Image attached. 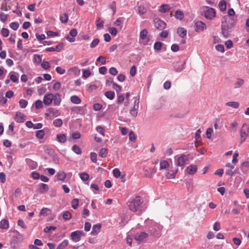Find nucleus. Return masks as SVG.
Here are the masks:
<instances>
[{"instance_id": "1", "label": "nucleus", "mask_w": 249, "mask_h": 249, "mask_svg": "<svg viewBox=\"0 0 249 249\" xmlns=\"http://www.w3.org/2000/svg\"><path fill=\"white\" fill-rule=\"evenodd\" d=\"M144 224L147 226L148 231L150 235L156 237H159L161 235V231L162 229V226L149 218L146 219L144 221Z\"/></svg>"}, {"instance_id": "2", "label": "nucleus", "mask_w": 249, "mask_h": 249, "mask_svg": "<svg viewBox=\"0 0 249 249\" xmlns=\"http://www.w3.org/2000/svg\"><path fill=\"white\" fill-rule=\"evenodd\" d=\"M142 200L140 196H136L127 203L128 208L133 212L141 211V208L142 203Z\"/></svg>"}, {"instance_id": "3", "label": "nucleus", "mask_w": 249, "mask_h": 249, "mask_svg": "<svg viewBox=\"0 0 249 249\" xmlns=\"http://www.w3.org/2000/svg\"><path fill=\"white\" fill-rule=\"evenodd\" d=\"M190 159L192 160L190 155L181 154L180 155H177L175 157V160L176 164L178 166L183 167L185 163Z\"/></svg>"}, {"instance_id": "4", "label": "nucleus", "mask_w": 249, "mask_h": 249, "mask_svg": "<svg viewBox=\"0 0 249 249\" xmlns=\"http://www.w3.org/2000/svg\"><path fill=\"white\" fill-rule=\"evenodd\" d=\"M231 22L229 24L226 25V21L225 22L222 21V34L225 37H228L229 36V30L236 23L235 19H231Z\"/></svg>"}, {"instance_id": "5", "label": "nucleus", "mask_w": 249, "mask_h": 249, "mask_svg": "<svg viewBox=\"0 0 249 249\" xmlns=\"http://www.w3.org/2000/svg\"><path fill=\"white\" fill-rule=\"evenodd\" d=\"M202 15L206 18L212 19L215 17L216 12L213 8L206 6L202 8Z\"/></svg>"}, {"instance_id": "6", "label": "nucleus", "mask_w": 249, "mask_h": 249, "mask_svg": "<svg viewBox=\"0 0 249 249\" xmlns=\"http://www.w3.org/2000/svg\"><path fill=\"white\" fill-rule=\"evenodd\" d=\"M249 135V125L244 124L240 130V143L243 142Z\"/></svg>"}, {"instance_id": "7", "label": "nucleus", "mask_w": 249, "mask_h": 249, "mask_svg": "<svg viewBox=\"0 0 249 249\" xmlns=\"http://www.w3.org/2000/svg\"><path fill=\"white\" fill-rule=\"evenodd\" d=\"M85 233L82 231H76L71 233V238L74 242H78L81 240L82 236L85 235Z\"/></svg>"}, {"instance_id": "8", "label": "nucleus", "mask_w": 249, "mask_h": 249, "mask_svg": "<svg viewBox=\"0 0 249 249\" xmlns=\"http://www.w3.org/2000/svg\"><path fill=\"white\" fill-rule=\"evenodd\" d=\"M148 32L145 29L142 30L140 34V42L143 45H146L149 41V38L147 36Z\"/></svg>"}, {"instance_id": "9", "label": "nucleus", "mask_w": 249, "mask_h": 249, "mask_svg": "<svg viewBox=\"0 0 249 249\" xmlns=\"http://www.w3.org/2000/svg\"><path fill=\"white\" fill-rule=\"evenodd\" d=\"M149 234L145 231H142L140 233H137L134 236V239L139 243L144 242L148 237Z\"/></svg>"}, {"instance_id": "10", "label": "nucleus", "mask_w": 249, "mask_h": 249, "mask_svg": "<svg viewBox=\"0 0 249 249\" xmlns=\"http://www.w3.org/2000/svg\"><path fill=\"white\" fill-rule=\"evenodd\" d=\"M134 99L133 107L129 111L131 115L133 117H136L137 115L139 104V99L135 97Z\"/></svg>"}, {"instance_id": "11", "label": "nucleus", "mask_w": 249, "mask_h": 249, "mask_svg": "<svg viewBox=\"0 0 249 249\" xmlns=\"http://www.w3.org/2000/svg\"><path fill=\"white\" fill-rule=\"evenodd\" d=\"M154 23L155 27L160 30L164 29L166 26L165 22L159 18H155Z\"/></svg>"}, {"instance_id": "12", "label": "nucleus", "mask_w": 249, "mask_h": 249, "mask_svg": "<svg viewBox=\"0 0 249 249\" xmlns=\"http://www.w3.org/2000/svg\"><path fill=\"white\" fill-rule=\"evenodd\" d=\"M45 115L47 117H56L60 115V113L58 109L51 107L48 109V112Z\"/></svg>"}, {"instance_id": "13", "label": "nucleus", "mask_w": 249, "mask_h": 249, "mask_svg": "<svg viewBox=\"0 0 249 249\" xmlns=\"http://www.w3.org/2000/svg\"><path fill=\"white\" fill-rule=\"evenodd\" d=\"M195 28L196 32H200L206 29L205 23L201 21H196L195 24Z\"/></svg>"}, {"instance_id": "14", "label": "nucleus", "mask_w": 249, "mask_h": 249, "mask_svg": "<svg viewBox=\"0 0 249 249\" xmlns=\"http://www.w3.org/2000/svg\"><path fill=\"white\" fill-rule=\"evenodd\" d=\"M197 170V166L195 164H190L186 169V172L191 175L195 174Z\"/></svg>"}, {"instance_id": "15", "label": "nucleus", "mask_w": 249, "mask_h": 249, "mask_svg": "<svg viewBox=\"0 0 249 249\" xmlns=\"http://www.w3.org/2000/svg\"><path fill=\"white\" fill-rule=\"evenodd\" d=\"M53 101V94L48 93L46 94L43 98V103L45 105H51Z\"/></svg>"}, {"instance_id": "16", "label": "nucleus", "mask_w": 249, "mask_h": 249, "mask_svg": "<svg viewBox=\"0 0 249 249\" xmlns=\"http://www.w3.org/2000/svg\"><path fill=\"white\" fill-rule=\"evenodd\" d=\"M25 116L22 113L18 111L16 112L15 120L18 123H23L25 120Z\"/></svg>"}, {"instance_id": "17", "label": "nucleus", "mask_w": 249, "mask_h": 249, "mask_svg": "<svg viewBox=\"0 0 249 249\" xmlns=\"http://www.w3.org/2000/svg\"><path fill=\"white\" fill-rule=\"evenodd\" d=\"M157 171V168L153 167L152 168L144 169V175L145 177L151 178L153 175L156 173Z\"/></svg>"}, {"instance_id": "18", "label": "nucleus", "mask_w": 249, "mask_h": 249, "mask_svg": "<svg viewBox=\"0 0 249 249\" xmlns=\"http://www.w3.org/2000/svg\"><path fill=\"white\" fill-rule=\"evenodd\" d=\"M101 228V224L94 225L92 227V231L91 232V235L93 236L96 235L100 231Z\"/></svg>"}, {"instance_id": "19", "label": "nucleus", "mask_w": 249, "mask_h": 249, "mask_svg": "<svg viewBox=\"0 0 249 249\" xmlns=\"http://www.w3.org/2000/svg\"><path fill=\"white\" fill-rule=\"evenodd\" d=\"M147 11V6L144 3L140 4L138 6V12L140 15H143Z\"/></svg>"}, {"instance_id": "20", "label": "nucleus", "mask_w": 249, "mask_h": 249, "mask_svg": "<svg viewBox=\"0 0 249 249\" xmlns=\"http://www.w3.org/2000/svg\"><path fill=\"white\" fill-rule=\"evenodd\" d=\"M53 101L55 106L60 105L61 102V95L59 93L53 95Z\"/></svg>"}, {"instance_id": "21", "label": "nucleus", "mask_w": 249, "mask_h": 249, "mask_svg": "<svg viewBox=\"0 0 249 249\" xmlns=\"http://www.w3.org/2000/svg\"><path fill=\"white\" fill-rule=\"evenodd\" d=\"M241 170L243 174H246L249 170V162L245 161L242 163L241 165Z\"/></svg>"}, {"instance_id": "22", "label": "nucleus", "mask_w": 249, "mask_h": 249, "mask_svg": "<svg viewBox=\"0 0 249 249\" xmlns=\"http://www.w3.org/2000/svg\"><path fill=\"white\" fill-rule=\"evenodd\" d=\"M39 191L40 193H44L49 190V186L44 183H40L39 185Z\"/></svg>"}, {"instance_id": "23", "label": "nucleus", "mask_w": 249, "mask_h": 249, "mask_svg": "<svg viewBox=\"0 0 249 249\" xmlns=\"http://www.w3.org/2000/svg\"><path fill=\"white\" fill-rule=\"evenodd\" d=\"M178 170L176 169L175 171L174 170H168L166 174V177L168 179L174 178L176 177V175L178 172Z\"/></svg>"}, {"instance_id": "24", "label": "nucleus", "mask_w": 249, "mask_h": 249, "mask_svg": "<svg viewBox=\"0 0 249 249\" xmlns=\"http://www.w3.org/2000/svg\"><path fill=\"white\" fill-rule=\"evenodd\" d=\"M225 105L227 107H231L233 108H238L239 107L240 104L238 102L231 101L228 102L225 104Z\"/></svg>"}, {"instance_id": "25", "label": "nucleus", "mask_w": 249, "mask_h": 249, "mask_svg": "<svg viewBox=\"0 0 249 249\" xmlns=\"http://www.w3.org/2000/svg\"><path fill=\"white\" fill-rule=\"evenodd\" d=\"M177 34L180 37L183 38L187 35V31L184 28L178 27L177 29Z\"/></svg>"}, {"instance_id": "26", "label": "nucleus", "mask_w": 249, "mask_h": 249, "mask_svg": "<svg viewBox=\"0 0 249 249\" xmlns=\"http://www.w3.org/2000/svg\"><path fill=\"white\" fill-rule=\"evenodd\" d=\"M9 228L8 220L5 219L1 220L0 222V229H8Z\"/></svg>"}, {"instance_id": "27", "label": "nucleus", "mask_w": 249, "mask_h": 249, "mask_svg": "<svg viewBox=\"0 0 249 249\" xmlns=\"http://www.w3.org/2000/svg\"><path fill=\"white\" fill-rule=\"evenodd\" d=\"M184 64L185 62H183V63H181L179 62L176 63L175 65V68L176 71L177 72H180L181 71H182L184 69Z\"/></svg>"}, {"instance_id": "28", "label": "nucleus", "mask_w": 249, "mask_h": 249, "mask_svg": "<svg viewBox=\"0 0 249 249\" xmlns=\"http://www.w3.org/2000/svg\"><path fill=\"white\" fill-rule=\"evenodd\" d=\"M169 164L168 162L166 160H162L160 162V170H162L166 169L168 167Z\"/></svg>"}, {"instance_id": "29", "label": "nucleus", "mask_w": 249, "mask_h": 249, "mask_svg": "<svg viewBox=\"0 0 249 249\" xmlns=\"http://www.w3.org/2000/svg\"><path fill=\"white\" fill-rule=\"evenodd\" d=\"M56 178L58 180L64 181L66 178V174L64 172L60 171L57 173Z\"/></svg>"}, {"instance_id": "30", "label": "nucleus", "mask_w": 249, "mask_h": 249, "mask_svg": "<svg viewBox=\"0 0 249 249\" xmlns=\"http://www.w3.org/2000/svg\"><path fill=\"white\" fill-rule=\"evenodd\" d=\"M218 6L221 11H225L227 8L226 1L224 0H220L219 2Z\"/></svg>"}, {"instance_id": "31", "label": "nucleus", "mask_w": 249, "mask_h": 249, "mask_svg": "<svg viewBox=\"0 0 249 249\" xmlns=\"http://www.w3.org/2000/svg\"><path fill=\"white\" fill-rule=\"evenodd\" d=\"M56 138L59 142L64 143L66 141V137L64 134H57Z\"/></svg>"}, {"instance_id": "32", "label": "nucleus", "mask_w": 249, "mask_h": 249, "mask_svg": "<svg viewBox=\"0 0 249 249\" xmlns=\"http://www.w3.org/2000/svg\"><path fill=\"white\" fill-rule=\"evenodd\" d=\"M51 213V210L47 208H43L41 210L39 215L42 216H47Z\"/></svg>"}, {"instance_id": "33", "label": "nucleus", "mask_w": 249, "mask_h": 249, "mask_svg": "<svg viewBox=\"0 0 249 249\" xmlns=\"http://www.w3.org/2000/svg\"><path fill=\"white\" fill-rule=\"evenodd\" d=\"M175 16L177 19L181 20L183 18L184 15L182 11L180 10H177L175 12Z\"/></svg>"}, {"instance_id": "34", "label": "nucleus", "mask_w": 249, "mask_h": 249, "mask_svg": "<svg viewBox=\"0 0 249 249\" xmlns=\"http://www.w3.org/2000/svg\"><path fill=\"white\" fill-rule=\"evenodd\" d=\"M169 11V7L167 4L161 5L159 9V11L162 13H165Z\"/></svg>"}, {"instance_id": "35", "label": "nucleus", "mask_w": 249, "mask_h": 249, "mask_svg": "<svg viewBox=\"0 0 249 249\" xmlns=\"http://www.w3.org/2000/svg\"><path fill=\"white\" fill-rule=\"evenodd\" d=\"M63 218L66 221L69 220L71 218V213L68 211H64L62 214Z\"/></svg>"}, {"instance_id": "36", "label": "nucleus", "mask_w": 249, "mask_h": 249, "mask_svg": "<svg viewBox=\"0 0 249 249\" xmlns=\"http://www.w3.org/2000/svg\"><path fill=\"white\" fill-rule=\"evenodd\" d=\"M71 101L72 103L75 104H79L81 102V99L76 95L71 96Z\"/></svg>"}, {"instance_id": "37", "label": "nucleus", "mask_w": 249, "mask_h": 249, "mask_svg": "<svg viewBox=\"0 0 249 249\" xmlns=\"http://www.w3.org/2000/svg\"><path fill=\"white\" fill-rule=\"evenodd\" d=\"M69 244V241L67 239L64 240L60 244H59L57 249H64Z\"/></svg>"}, {"instance_id": "38", "label": "nucleus", "mask_w": 249, "mask_h": 249, "mask_svg": "<svg viewBox=\"0 0 249 249\" xmlns=\"http://www.w3.org/2000/svg\"><path fill=\"white\" fill-rule=\"evenodd\" d=\"M105 95L107 98L112 100L115 97V93L112 91H108L105 92Z\"/></svg>"}, {"instance_id": "39", "label": "nucleus", "mask_w": 249, "mask_h": 249, "mask_svg": "<svg viewBox=\"0 0 249 249\" xmlns=\"http://www.w3.org/2000/svg\"><path fill=\"white\" fill-rule=\"evenodd\" d=\"M34 63L37 64H40L42 61V56L37 54H34Z\"/></svg>"}, {"instance_id": "40", "label": "nucleus", "mask_w": 249, "mask_h": 249, "mask_svg": "<svg viewBox=\"0 0 249 249\" xmlns=\"http://www.w3.org/2000/svg\"><path fill=\"white\" fill-rule=\"evenodd\" d=\"M107 153L108 151L107 148H102L99 152V156L101 158H105L107 156Z\"/></svg>"}, {"instance_id": "41", "label": "nucleus", "mask_w": 249, "mask_h": 249, "mask_svg": "<svg viewBox=\"0 0 249 249\" xmlns=\"http://www.w3.org/2000/svg\"><path fill=\"white\" fill-rule=\"evenodd\" d=\"M69 71L73 73L75 75H78L80 72V70L77 67H73L69 70Z\"/></svg>"}, {"instance_id": "42", "label": "nucleus", "mask_w": 249, "mask_h": 249, "mask_svg": "<svg viewBox=\"0 0 249 249\" xmlns=\"http://www.w3.org/2000/svg\"><path fill=\"white\" fill-rule=\"evenodd\" d=\"M82 77L84 78H87L91 75V72L89 70L83 69L82 70Z\"/></svg>"}, {"instance_id": "43", "label": "nucleus", "mask_w": 249, "mask_h": 249, "mask_svg": "<svg viewBox=\"0 0 249 249\" xmlns=\"http://www.w3.org/2000/svg\"><path fill=\"white\" fill-rule=\"evenodd\" d=\"M28 165H29L30 169H31V170L35 169L36 168V167L37 166V163L34 161L32 160H30L28 161Z\"/></svg>"}, {"instance_id": "44", "label": "nucleus", "mask_w": 249, "mask_h": 249, "mask_svg": "<svg viewBox=\"0 0 249 249\" xmlns=\"http://www.w3.org/2000/svg\"><path fill=\"white\" fill-rule=\"evenodd\" d=\"M68 15L66 13L60 16V20L62 23H67L68 22Z\"/></svg>"}, {"instance_id": "45", "label": "nucleus", "mask_w": 249, "mask_h": 249, "mask_svg": "<svg viewBox=\"0 0 249 249\" xmlns=\"http://www.w3.org/2000/svg\"><path fill=\"white\" fill-rule=\"evenodd\" d=\"M45 135V132L43 130H37L36 132V137L39 139L43 138Z\"/></svg>"}, {"instance_id": "46", "label": "nucleus", "mask_w": 249, "mask_h": 249, "mask_svg": "<svg viewBox=\"0 0 249 249\" xmlns=\"http://www.w3.org/2000/svg\"><path fill=\"white\" fill-rule=\"evenodd\" d=\"M53 124L55 127H60L63 124V121L61 119H56L53 121Z\"/></svg>"}, {"instance_id": "47", "label": "nucleus", "mask_w": 249, "mask_h": 249, "mask_svg": "<svg viewBox=\"0 0 249 249\" xmlns=\"http://www.w3.org/2000/svg\"><path fill=\"white\" fill-rule=\"evenodd\" d=\"M72 150L73 151L77 154H81L82 153V150L80 147L75 144L72 146Z\"/></svg>"}, {"instance_id": "48", "label": "nucleus", "mask_w": 249, "mask_h": 249, "mask_svg": "<svg viewBox=\"0 0 249 249\" xmlns=\"http://www.w3.org/2000/svg\"><path fill=\"white\" fill-rule=\"evenodd\" d=\"M28 104V101L24 99H20L19 101L20 107L22 108H25L27 106Z\"/></svg>"}, {"instance_id": "49", "label": "nucleus", "mask_w": 249, "mask_h": 249, "mask_svg": "<svg viewBox=\"0 0 249 249\" xmlns=\"http://www.w3.org/2000/svg\"><path fill=\"white\" fill-rule=\"evenodd\" d=\"M80 177L81 180L84 181H87L89 179V174L85 172L81 173Z\"/></svg>"}, {"instance_id": "50", "label": "nucleus", "mask_w": 249, "mask_h": 249, "mask_svg": "<svg viewBox=\"0 0 249 249\" xmlns=\"http://www.w3.org/2000/svg\"><path fill=\"white\" fill-rule=\"evenodd\" d=\"M244 83V80L241 79H237V81L234 84V88L238 89L240 88Z\"/></svg>"}, {"instance_id": "51", "label": "nucleus", "mask_w": 249, "mask_h": 249, "mask_svg": "<svg viewBox=\"0 0 249 249\" xmlns=\"http://www.w3.org/2000/svg\"><path fill=\"white\" fill-rule=\"evenodd\" d=\"M79 205V200L77 198H74L71 201V207L73 209L77 208Z\"/></svg>"}, {"instance_id": "52", "label": "nucleus", "mask_w": 249, "mask_h": 249, "mask_svg": "<svg viewBox=\"0 0 249 249\" xmlns=\"http://www.w3.org/2000/svg\"><path fill=\"white\" fill-rule=\"evenodd\" d=\"M112 88L116 90L117 94H119L121 91V87L116 83H113Z\"/></svg>"}, {"instance_id": "53", "label": "nucleus", "mask_w": 249, "mask_h": 249, "mask_svg": "<svg viewBox=\"0 0 249 249\" xmlns=\"http://www.w3.org/2000/svg\"><path fill=\"white\" fill-rule=\"evenodd\" d=\"M9 26L11 29H12L13 30L16 31L18 29L19 27V24L18 23V22H14L11 23Z\"/></svg>"}, {"instance_id": "54", "label": "nucleus", "mask_w": 249, "mask_h": 249, "mask_svg": "<svg viewBox=\"0 0 249 249\" xmlns=\"http://www.w3.org/2000/svg\"><path fill=\"white\" fill-rule=\"evenodd\" d=\"M112 172L113 176L116 178H118L121 176V172L118 168L113 169Z\"/></svg>"}, {"instance_id": "55", "label": "nucleus", "mask_w": 249, "mask_h": 249, "mask_svg": "<svg viewBox=\"0 0 249 249\" xmlns=\"http://www.w3.org/2000/svg\"><path fill=\"white\" fill-rule=\"evenodd\" d=\"M162 44L160 42H156L154 44V48L156 50L160 51L161 50Z\"/></svg>"}, {"instance_id": "56", "label": "nucleus", "mask_w": 249, "mask_h": 249, "mask_svg": "<svg viewBox=\"0 0 249 249\" xmlns=\"http://www.w3.org/2000/svg\"><path fill=\"white\" fill-rule=\"evenodd\" d=\"M56 229V228L55 226H51L46 227L44 229V232L45 233H48L51 231H54Z\"/></svg>"}, {"instance_id": "57", "label": "nucleus", "mask_w": 249, "mask_h": 249, "mask_svg": "<svg viewBox=\"0 0 249 249\" xmlns=\"http://www.w3.org/2000/svg\"><path fill=\"white\" fill-rule=\"evenodd\" d=\"M35 106L36 108L39 109L43 107V102L41 100H37L35 103Z\"/></svg>"}, {"instance_id": "58", "label": "nucleus", "mask_w": 249, "mask_h": 249, "mask_svg": "<svg viewBox=\"0 0 249 249\" xmlns=\"http://www.w3.org/2000/svg\"><path fill=\"white\" fill-rule=\"evenodd\" d=\"M1 35L4 37H7L9 35V31L6 28H2L1 30Z\"/></svg>"}, {"instance_id": "59", "label": "nucleus", "mask_w": 249, "mask_h": 249, "mask_svg": "<svg viewBox=\"0 0 249 249\" xmlns=\"http://www.w3.org/2000/svg\"><path fill=\"white\" fill-rule=\"evenodd\" d=\"M99 43V39L98 38H95L93 39L92 42L90 44V48H95Z\"/></svg>"}, {"instance_id": "60", "label": "nucleus", "mask_w": 249, "mask_h": 249, "mask_svg": "<svg viewBox=\"0 0 249 249\" xmlns=\"http://www.w3.org/2000/svg\"><path fill=\"white\" fill-rule=\"evenodd\" d=\"M41 67L45 70H48L50 67V65L48 61H43L41 63Z\"/></svg>"}, {"instance_id": "61", "label": "nucleus", "mask_w": 249, "mask_h": 249, "mask_svg": "<svg viewBox=\"0 0 249 249\" xmlns=\"http://www.w3.org/2000/svg\"><path fill=\"white\" fill-rule=\"evenodd\" d=\"M124 96L123 94L120 93L118 94L117 102L118 104L122 103L124 102Z\"/></svg>"}, {"instance_id": "62", "label": "nucleus", "mask_w": 249, "mask_h": 249, "mask_svg": "<svg viewBox=\"0 0 249 249\" xmlns=\"http://www.w3.org/2000/svg\"><path fill=\"white\" fill-rule=\"evenodd\" d=\"M55 70L58 73L61 75L64 74L66 71L65 70L61 67H57Z\"/></svg>"}, {"instance_id": "63", "label": "nucleus", "mask_w": 249, "mask_h": 249, "mask_svg": "<svg viewBox=\"0 0 249 249\" xmlns=\"http://www.w3.org/2000/svg\"><path fill=\"white\" fill-rule=\"evenodd\" d=\"M220 229V223L219 222H216L213 225V230L215 231H218Z\"/></svg>"}, {"instance_id": "64", "label": "nucleus", "mask_w": 249, "mask_h": 249, "mask_svg": "<svg viewBox=\"0 0 249 249\" xmlns=\"http://www.w3.org/2000/svg\"><path fill=\"white\" fill-rule=\"evenodd\" d=\"M7 18H8L7 15L4 14L2 13L0 14V20L2 22H5L7 20Z\"/></svg>"}]
</instances>
